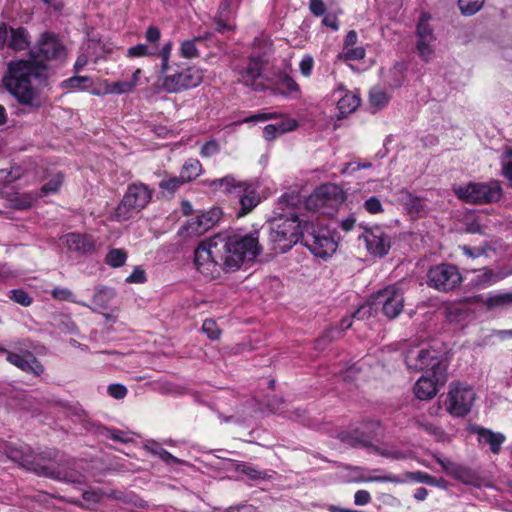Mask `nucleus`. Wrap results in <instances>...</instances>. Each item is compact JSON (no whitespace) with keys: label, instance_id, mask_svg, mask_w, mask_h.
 <instances>
[{"label":"nucleus","instance_id":"obj_1","mask_svg":"<svg viewBox=\"0 0 512 512\" xmlns=\"http://www.w3.org/2000/svg\"><path fill=\"white\" fill-rule=\"evenodd\" d=\"M65 55L66 48L59 37L50 31L43 32L35 47L29 50L27 59L12 60L7 64L2 78L4 88L29 112L38 111L43 103L39 91L32 85V79L46 81V62L62 60Z\"/></svg>","mask_w":512,"mask_h":512},{"label":"nucleus","instance_id":"obj_2","mask_svg":"<svg viewBox=\"0 0 512 512\" xmlns=\"http://www.w3.org/2000/svg\"><path fill=\"white\" fill-rule=\"evenodd\" d=\"M264 250L261 230L230 235H216L201 242L194 252V265L207 279H216L221 272L236 271L245 262L254 261Z\"/></svg>","mask_w":512,"mask_h":512},{"label":"nucleus","instance_id":"obj_3","mask_svg":"<svg viewBox=\"0 0 512 512\" xmlns=\"http://www.w3.org/2000/svg\"><path fill=\"white\" fill-rule=\"evenodd\" d=\"M173 43L168 41L158 51L160 88L166 93H180L199 86L202 71L195 66L170 62Z\"/></svg>","mask_w":512,"mask_h":512},{"label":"nucleus","instance_id":"obj_4","mask_svg":"<svg viewBox=\"0 0 512 512\" xmlns=\"http://www.w3.org/2000/svg\"><path fill=\"white\" fill-rule=\"evenodd\" d=\"M304 221L297 215L274 218L268 224L262 225V243L272 254H282L290 250L296 243L301 242Z\"/></svg>","mask_w":512,"mask_h":512},{"label":"nucleus","instance_id":"obj_5","mask_svg":"<svg viewBox=\"0 0 512 512\" xmlns=\"http://www.w3.org/2000/svg\"><path fill=\"white\" fill-rule=\"evenodd\" d=\"M203 183L214 192L224 193L230 202L237 203L239 205L237 217L247 215L260 203L255 187L247 181L238 180L234 175L213 180L206 179Z\"/></svg>","mask_w":512,"mask_h":512},{"label":"nucleus","instance_id":"obj_6","mask_svg":"<svg viewBox=\"0 0 512 512\" xmlns=\"http://www.w3.org/2000/svg\"><path fill=\"white\" fill-rule=\"evenodd\" d=\"M404 360L409 370L420 372H434L440 381L443 380V372L447 370V364L442 354L426 344L409 346L404 354Z\"/></svg>","mask_w":512,"mask_h":512},{"label":"nucleus","instance_id":"obj_7","mask_svg":"<svg viewBox=\"0 0 512 512\" xmlns=\"http://www.w3.org/2000/svg\"><path fill=\"white\" fill-rule=\"evenodd\" d=\"M4 454L13 462L38 476L60 479V472L53 467L41 463L42 457L36 454L29 445L5 443Z\"/></svg>","mask_w":512,"mask_h":512},{"label":"nucleus","instance_id":"obj_8","mask_svg":"<svg viewBox=\"0 0 512 512\" xmlns=\"http://www.w3.org/2000/svg\"><path fill=\"white\" fill-rule=\"evenodd\" d=\"M154 190L141 181H135L127 186L126 192L115 209L118 221L129 220L134 213H139L151 202Z\"/></svg>","mask_w":512,"mask_h":512},{"label":"nucleus","instance_id":"obj_9","mask_svg":"<svg viewBox=\"0 0 512 512\" xmlns=\"http://www.w3.org/2000/svg\"><path fill=\"white\" fill-rule=\"evenodd\" d=\"M455 195L461 201L472 205H485L500 201L503 190L500 182H468L454 188Z\"/></svg>","mask_w":512,"mask_h":512},{"label":"nucleus","instance_id":"obj_10","mask_svg":"<svg viewBox=\"0 0 512 512\" xmlns=\"http://www.w3.org/2000/svg\"><path fill=\"white\" fill-rule=\"evenodd\" d=\"M345 198V193L339 185L325 183L318 186L307 198L306 207L330 215L337 211Z\"/></svg>","mask_w":512,"mask_h":512},{"label":"nucleus","instance_id":"obj_11","mask_svg":"<svg viewBox=\"0 0 512 512\" xmlns=\"http://www.w3.org/2000/svg\"><path fill=\"white\" fill-rule=\"evenodd\" d=\"M370 301L371 305L375 306L376 309L380 308L388 319H395L404 308V289L399 283L388 285L373 294Z\"/></svg>","mask_w":512,"mask_h":512},{"label":"nucleus","instance_id":"obj_12","mask_svg":"<svg viewBox=\"0 0 512 512\" xmlns=\"http://www.w3.org/2000/svg\"><path fill=\"white\" fill-rule=\"evenodd\" d=\"M473 388L460 382H452L444 405L446 411L455 418H463L468 415L475 401Z\"/></svg>","mask_w":512,"mask_h":512},{"label":"nucleus","instance_id":"obj_13","mask_svg":"<svg viewBox=\"0 0 512 512\" xmlns=\"http://www.w3.org/2000/svg\"><path fill=\"white\" fill-rule=\"evenodd\" d=\"M301 243L317 257L325 258L336 250V243L328 231L319 229L314 223L304 221Z\"/></svg>","mask_w":512,"mask_h":512},{"label":"nucleus","instance_id":"obj_14","mask_svg":"<svg viewBox=\"0 0 512 512\" xmlns=\"http://www.w3.org/2000/svg\"><path fill=\"white\" fill-rule=\"evenodd\" d=\"M462 275L457 266L441 263L432 266L427 272V284L439 292H450L462 283Z\"/></svg>","mask_w":512,"mask_h":512},{"label":"nucleus","instance_id":"obj_15","mask_svg":"<svg viewBox=\"0 0 512 512\" xmlns=\"http://www.w3.org/2000/svg\"><path fill=\"white\" fill-rule=\"evenodd\" d=\"M221 217V208L213 207L200 215L190 218L185 225V230L190 235H203L215 226L220 221Z\"/></svg>","mask_w":512,"mask_h":512},{"label":"nucleus","instance_id":"obj_16","mask_svg":"<svg viewBox=\"0 0 512 512\" xmlns=\"http://www.w3.org/2000/svg\"><path fill=\"white\" fill-rule=\"evenodd\" d=\"M0 353H5L7 355L6 359L10 364L26 373L32 374L35 377H39L44 373V366L30 351L18 354L0 346Z\"/></svg>","mask_w":512,"mask_h":512},{"label":"nucleus","instance_id":"obj_17","mask_svg":"<svg viewBox=\"0 0 512 512\" xmlns=\"http://www.w3.org/2000/svg\"><path fill=\"white\" fill-rule=\"evenodd\" d=\"M447 381V370L443 372V380L440 381L436 371L428 372L421 376L414 386V394L420 400H430L436 396L439 387Z\"/></svg>","mask_w":512,"mask_h":512},{"label":"nucleus","instance_id":"obj_18","mask_svg":"<svg viewBox=\"0 0 512 512\" xmlns=\"http://www.w3.org/2000/svg\"><path fill=\"white\" fill-rule=\"evenodd\" d=\"M267 65V60L263 55H251L246 64L238 68V74L240 75V81L248 86L252 87L255 82L262 76V73Z\"/></svg>","mask_w":512,"mask_h":512},{"label":"nucleus","instance_id":"obj_19","mask_svg":"<svg viewBox=\"0 0 512 512\" xmlns=\"http://www.w3.org/2000/svg\"><path fill=\"white\" fill-rule=\"evenodd\" d=\"M366 248L374 256L386 255L391 247L390 237L380 228L374 227L364 234Z\"/></svg>","mask_w":512,"mask_h":512},{"label":"nucleus","instance_id":"obj_20","mask_svg":"<svg viewBox=\"0 0 512 512\" xmlns=\"http://www.w3.org/2000/svg\"><path fill=\"white\" fill-rule=\"evenodd\" d=\"M478 438L480 445H488L491 453L498 455L501 452L502 445L506 442V436L501 432H494L493 430L481 426H476L472 430Z\"/></svg>","mask_w":512,"mask_h":512},{"label":"nucleus","instance_id":"obj_21","mask_svg":"<svg viewBox=\"0 0 512 512\" xmlns=\"http://www.w3.org/2000/svg\"><path fill=\"white\" fill-rule=\"evenodd\" d=\"M336 93L340 94L337 101L338 118L343 119L359 107L361 99L357 94L345 89L343 85H339L335 89L334 94Z\"/></svg>","mask_w":512,"mask_h":512},{"label":"nucleus","instance_id":"obj_22","mask_svg":"<svg viewBox=\"0 0 512 512\" xmlns=\"http://www.w3.org/2000/svg\"><path fill=\"white\" fill-rule=\"evenodd\" d=\"M6 46L14 52L30 50L31 36L28 29L23 26L8 27Z\"/></svg>","mask_w":512,"mask_h":512},{"label":"nucleus","instance_id":"obj_23","mask_svg":"<svg viewBox=\"0 0 512 512\" xmlns=\"http://www.w3.org/2000/svg\"><path fill=\"white\" fill-rule=\"evenodd\" d=\"M65 245L72 252L89 254L95 251V241L88 234L68 233L65 236Z\"/></svg>","mask_w":512,"mask_h":512},{"label":"nucleus","instance_id":"obj_24","mask_svg":"<svg viewBox=\"0 0 512 512\" xmlns=\"http://www.w3.org/2000/svg\"><path fill=\"white\" fill-rule=\"evenodd\" d=\"M298 127V122L293 118H286L277 124H268L263 129V137L267 141H272L280 135L294 131Z\"/></svg>","mask_w":512,"mask_h":512},{"label":"nucleus","instance_id":"obj_25","mask_svg":"<svg viewBox=\"0 0 512 512\" xmlns=\"http://www.w3.org/2000/svg\"><path fill=\"white\" fill-rule=\"evenodd\" d=\"M341 442L350 445L351 447H365L370 448L372 442L367 439L365 432L360 427L352 430L342 431L339 434Z\"/></svg>","mask_w":512,"mask_h":512},{"label":"nucleus","instance_id":"obj_26","mask_svg":"<svg viewBox=\"0 0 512 512\" xmlns=\"http://www.w3.org/2000/svg\"><path fill=\"white\" fill-rule=\"evenodd\" d=\"M213 35V32H205L202 36H196L192 39L184 40L180 45L179 55L185 59H193L198 57L199 51L196 47V44L210 40Z\"/></svg>","mask_w":512,"mask_h":512},{"label":"nucleus","instance_id":"obj_27","mask_svg":"<svg viewBox=\"0 0 512 512\" xmlns=\"http://www.w3.org/2000/svg\"><path fill=\"white\" fill-rule=\"evenodd\" d=\"M430 20L431 15L428 12H422L420 14L415 31L417 41H435L434 30L429 23Z\"/></svg>","mask_w":512,"mask_h":512},{"label":"nucleus","instance_id":"obj_28","mask_svg":"<svg viewBox=\"0 0 512 512\" xmlns=\"http://www.w3.org/2000/svg\"><path fill=\"white\" fill-rule=\"evenodd\" d=\"M203 172V166L198 159L189 158L186 160L180 170V179L184 184L189 183L199 177Z\"/></svg>","mask_w":512,"mask_h":512},{"label":"nucleus","instance_id":"obj_29","mask_svg":"<svg viewBox=\"0 0 512 512\" xmlns=\"http://www.w3.org/2000/svg\"><path fill=\"white\" fill-rule=\"evenodd\" d=\"M62 89L90 91L93 87V80L89 76H72L61 82Z\"/></svg>","mask_w":512,"mask_h":512},{"label":"nucleus","instance_id":"obj_30","mask_svg":"<svg viewBox=\"0 0 512 512\" xmlns=\"http://www.w3.org/2000/svg\"><path fill=\"white\" fill-rule=\"evenodd\" d=\"M488 310L506 308L512 306V292L497 293L490 295L482 301Z\"/></svg>","mask_w":512,"mask_h":512},{"label":"nucleus","instance_id":"obj_31","mask_svg":"<svg viewBox=\"0 0 512 512\" xmlns=\"http://www.w3.org/2000/svg\"><path fill=\"white\" fill-rule=\"evenodd\" d=\"M279 83L285 87V91L281 94L286 97L298 98L301 95V89L298 83L286 72H280L278 74Z\"/></svg>","mask_w":512,"mask_h":512},{"label":"nucleus","instance_id":"obj_32","mask_svg":"<svg viewBox=\"0 0 512 512\" xmlns=\"http://www.w3.org/2000/svg\"><path fill=\"white\" fill-rule=\"evenodd\" d=\"M406 77V67L403 63L397 62L388 72L386 82L391 88H399L403 85Z\"/></svg>","mask_w":512,"mask_h":512},{"label":"nucleus","instance_id":"obj_33","mask_svg":"<svg viewBox=\"0 0 512 512\" xmlns=\"http://www.w3.org/2000/svg\"><path fill=\"white\" fill-rule=\"evenodd\" d=\"M183 184L179 176L165 174L158 186L164 196L172 197Z\"/></svg>","mask_w":512,"mask_h":512},{"label":"nucleus","instance_id":"obj_34","mask_svg":"<svg viewBox=\"0 0 512 512\" xmlns=\"http://www.w3.org/2000/svg\"><path fill=\"white\" fill-rule=\"evenodd\" d=\"M502 279V276L492 269L485 268L483 272L473 279V284L479 288H486Z\"/></svg>","mask_w":512,"mask_h":512},{"label":"nucleus","instance_id":"obj_35","mask_svg":"<svg viewBox=\"0 0 512 512\" xmlns=\"http://www.w3.org/2000/svg\"><path fill=\"white\" fill-rule=\"evenodd\" d=\"M406 477L414 482L424 483L431 486H441L443 487L445 484V480L423 472V471H415V472H407Z\"/></svg>","mask_w":512,"mask_h":512},{"label":"nucleus","instance_id":"obj_36","mask_svg":"<svg viewBox=\"0 0 512 512\" xmlns=\"http://www.w3.org/2000/svg\"><path fill=\"white\" fill-rule=\"evenodd\" d=\"M453 479L466 485H476L478 482V475L470 467L459 464Z\"/></svg>","mask_w":512,"mask_h":512},{"label":"nucleus","instance_id":"obj_37","mask_svg":"<svg viewBox=\"0 0 512 512\" xmlns=\"http://www.w3.org/2000/svg\"><path fill=\"white\" fill-rule=\"evenodd\" d=\"M360 428L365 432L367 439H372L381 434L382 423L378 419L368 418L361 422Z\"/></svg>","mask_w":512,"mask_h":512},{"label":"nucleus","instance_id":"obj_38","mask_svg":"<svg viewBox=\"0 0 512 512\" xmlns=\"http://www.w3.org/2000/svg\"><path fill=\"white\" fill-rule=\"evenodd\" d=\"M127 260V253L124 249H111L108 251L105 257L107 265L113 268H119L125 264Z\"/></svg>","mask_w":512,"mask_h":512},{"label":"nucleus","instance_id":"obj_39","mask_svg":"<svg viewBox=\"0 0 512 512\" xmlns=\"http://www.w3.org/2000/svg\"><path fill=\"white\" fill-rule=\"evenodd\" d=\"M64 182V174L62 172H57L53 175L51 179H49L45 184H43L40 188L41 195L55 194L59 191L62 184Z\"/></svg>","mask_w":512,"mask_h":512},{"label":"nucleus","instance_id":"obj_40","mask_svg":"<svg viewBox=\"0 0 512 512\" xmlns=\"http://www.w3.org/2000/svg\"><path fill=\"white\" fill-rule=\"evenodd\" d=\"M114 297V291L108 287L98 288L93 296V303L99 308L107 309L109 301Z\"/></svg>","mask_w":512,"mask_h":512},{"label":"nucleus","instance_id":"obj_41","mask_svg":"<svg viewBox=\"0 0 512 512\" xmlns=\"http://www.w3.org/2000/svg\"><path fill=\"white\" fill-rule=\"evenodd\" d=\"M126 56L128 58H137V57H152L157 56L158 52L154 48H150L147 44H137L128 48L126 52Z\"/></svg>","mask_w":512,"mask_h":512},{"label":"nucleus","instance_id":"obj_42","mask_svg":"<svg viewBox=\"0 0 512 512\" xmlns=\"http://www.w3.org/2000/svg\"><path fill=\"white\" fill-rule=\"evenodd\" d=\"M365 56L366 51L364 47H348L338 54L337 59L342 61H359L364 59Z\"/></svg>","mask_w":512,"mask_h":512},{"label":"nucleus","instance_id":"obj_43","mask_svg":"<svg viewBox=\"0 0 512 512\" xmlns=\"http://www.w3.org/2000/svg\"><path fill=\"white\" fill-rule=\"evenodd\" d=\"M484 1L485 0H458V6L463 15L471 16L482 8Z\"/></svg>","mask_w":512,"mask_h":512},{"label":"nucleus","instance_id":"obj_44","mask_svg":"<svg viewBox=\"0 0 512 512\" xmlns=\"http://www.w3.org/2000/svg\"><path fill=\"white\" fill-rule=\"evenodd\" d=\"M369 100L372 106L383 108L389 103L390 96L385 91L374 88L370 91Z\"/></svg>","mask_w":512,"mask_h":512},{"label":"nucleus","instance_id":"obj_45","mask_svg":"<svg viewBox=\"0 0 512 512\" xmlns=\"http://www.w3.org/2000/svg\"><path fill=\"white\" fill-rule=\"evenodd\" d=\"M236 470L252 480H260L266 478V473L264 471L258 470L256 467L247 463L238 464Z\"/></svg>","mask_w":512,"mask_h":512},{"label":"nucleus","instance_id":"obj_46","mask_svg":"<svg viewBox=\"0 0 512 512\" xmlns=\"http://www.w3.org/2000/svg\"><path fill=\"white\" fill-rule=\"evenodd\" d=\"M370 448H372L376 454H378L382 457H385V458H389V459H393V460H400V459L406 458L405 453L399 449L383 448L380 446H375L373 444H372V446H370Z\"/></svg>","mask_w":512,"mask_h":512},{"label":"nucleus","instance_id":"obj_47","mask_svg":"<svg viewBox=\"0 0 512 512\" xmlns=\"http://www.w3.org/2000/svg\"><path fill=\"white\" fill-rule=\"evenodd\" d=\"M201 329L210 340L214 341L220 338L221 330L219 329L216 321L213 319L204 320Z\"/></svg>","mask_w":512,"mask_h":512},{"label":"nucleus","instance_id":"obj_48","mask_svg":"<svg viewBox=\"0 0 512 512\" xmlns=\"http://www.w3.org/2000/svg\"><path fill=\"white\" fill-rule=\"evenodd\" d=\"M10 293V299L21 306L28 307L33 303L32 297L24 289H13Z\"/></svg>","mask_w":512,"mask_h":512},{"label":"nucleus","instance_id":"obj_49","mask_svg":"<svg viewBox=\"0 0 512 512\" xmlns=\"http://www.w3.org/2000/svg\"><path fill=\"white\" fill-rule=\"evenodd\" d=\"M432 42L433 41H417L416 43L417 52L424 62H429L432 59L434 54V50L431 47Z\"/></svg>","mask_w":512,"mask_h":512},{"label":"nucleus","instance_id":"obj_50","mask_svg":"<svg viewBox=\"0 0 512 512\" xmlns=\"http://www.w3.org/2000/svg\"><path fill=\"white\" fill-rule=\"evenodd\" d=\"M135 88V82H129V81H116L111 84L109 89L107 90L108 93H114V94H124L129 93Z\"/></svg>","mask_w":512,"mask_h":512},{"label":"nucleus","instance_id":"obj_51","mask_svg":"<svg viewBox=\"0 0 512 512\" xmlns=\"http://www.w3.org/2000/svg\"><path fill=\"white\" fill-rule=\"evenodd\" d=\"M435 461L441 466L443 471L450 477H454L456 469L458 467V463L453 462L448 458H443L438 455H434Z\"/></svg>","mask_w":512,"mask_h":512},{"label":"nucleus","instance_id":"obj_52","mask_svg":"<svg viewBox=\"0 0 512 512\" xmlns=\"http://www.w3.org/2000/svg\"><path fill=\"white\" fill-rule=\"evenodd\" d=\"M51 296L53 299L58 301H68L72 303H76L75 296L73 292L67 288H54L51 291Z\"/></svg>","mask_w":512,"mask_h":512},{"label":"nucleus","instance_id":"obj_53","mask_svg":"<svg viewBox=\"0 0 512 512\" xmlns=\"http://www.w3.org/2000/svg\"><path fill=\"white\" fill-rule=\"evenodd\" d=\"M104 430H105L104 436L109 438V439H112L114 441H118V442H121V443H128V442L131 441V439L127 437L126 432H124V431H122L120 429L105 428Z\"/></svg>","mask_w":512,"mask_h":512},{"label":"nucleus","instance_id":"obj_54","mask_svg":"<svg viewBox=\"0 0 512 512\" xmlns=\"http://www.w3.org/2000/svg\"><path fill=\"white\" fill-rule=\"evenodd\" d=\"M219 152V144L216 140H209L203 144L200 150V155L203 158H209Z\"/></svg>","mask_w":512,"mask_h":512},{"label":"nucleus","instance_id":"obj_55","mask_svg":"<svg viewBox=\"0 0 512 512\" xmlns=\"http://www.w3.org/2000/svg\"><path fill=\"white\" fill-rule=\"evenodd\" d=\"M313 68H314V59L310 55H305L299 63L300 73L304 77L308 78L311 76Z\"/></svg>","mask_w":512,"mask_h":512},{"label":"nucleus","instance_id":"obj_56","mask_svg":"<svg viewBox=\"0 0 512 512\" xmlns=\"http://www.w3.org/2000/svg\"><path fill=\"white\" fill-rule=\"evenodd\" d=\"M107 392L111 397L120 400L126 397L128 390L124 385L114 383L108 386Z\"/></svg>","mask_w":512,"mask_h":512},{"label":"nucleus","instance_id":"obj_57","mask_svg":"<svg viewBox=\"0 0 512 512\" xmlns=\"http://www.w3.org/2000/svg\"><path fill=\"white\" fill-rule=\"evenodd\" d=\"M147 281L146 273L140 267H136L133 272L126 278L127 283L142 284Z\"/></svg>","mask_w":512,"mask_h":512},{"label":"nucleus","instance_id":"obj_58","mask_svg":"<svg viewBox=\"0 0 512 512\" xmlns=\"http://www.w3.org/2000/svg\"><path fill=\"white\" fill-rule=\"evenodd\" d=\"M364 208L371 214H377L383 210L380 200L375 196L368 198L364 202Z\"/></svg>","mask_w":512,"mask_h":512},{"label":"nucleus","instance_id":"obj_59","mask_svg":"<svg viewBox=\"0 0 512 512\" xmlns=\"http://www.w3.org/2000/svg\"><path fill=\"white\" fill-rule=\"evenodd\" d=\"M309 9L314 16L320 17L326 12V5L323 0H309Z\"/></svg>","mask_w":512,"mask_h":512},{"label":"nucleus","instance_id":"obj_60","mask_svg":"<svg viewBox=\"0 0 512 512\" xmlns=\"http://www.w3.org/2000/svg\"><path fill=\"white\" fill-rule=\"evenodd\" d=\"M460 250H462L463 254L470 258H478L485 254V249L482 247H470L468 245L459 246Z\"/></svg>","mask_w":512,"mask_h":512},{"label":"nucleus","instance_id":"obj_61","mask_svg":"<svg viewBox=\"0 0 512 512\" xmlns=\"http://www.w3.org/2000/svg\"><path fill=\"white\" fill-rule=\"evenodd\" d=\"M34 198L31 195H24L14 201V207L19 210H26L32 207Z\"/></svg>","mask_w":512,"mask_h":512},{"label":"nucleus","instance_id":"obj_62","mask_svg":"<svg viewBox=\"0 0 512 512\" xmlns=\"http://www.w3.org/2000/svg\"><path fill=\"white\" fill-rule=\"evenodd\" d=\"M406 205L410 213L420 214L424 211V204L421 199L417 197H410Z\"/></svg>","mask_w":512,"mask_h":512},{"label":"nucleus","instance_id":"obj_63","mask_svg":"<svg viewBox=\"0 0 512 512\" xmlns=\"http://www.w3.org/2000/svg\"><path fill=\"white\" fill-rule=\"evenodd\" d=\"M371 499V494L367 490H358L354 495V503L358 506L368 504Z\"/></svg>","mask_w":512,"mask_h":512},{"label":"nucleus","instance_id":"obj_64","mask_svg":"<svg viewBox=\"0 0 512 512\" xmlns=\"http://www.w3.org/2000/svg\"><path fill=\"white\" fill-rule=\"evenodd\" d=\"M104 493L100 490H88L83 492L82 498L87 502L99 503L103 498Z\"/></svg>","mask_w":512,"mask_h":512}]
</instances>
